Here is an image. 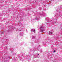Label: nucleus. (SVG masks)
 <instances>
[{
	"mask_svg": "<svg viewBox=\"0 0 62 62\" xmlns=\"http://www.w3.org/2000/svg\"><path fill=\"white\" fill-rule=\"evenodd\" d=\"M49 35H52V33L51 32H50V31H49Z\"/></svg>",
	"mask_w": 62,
	"mask_h": 62,
	"instance_id": "3",
	"label": "nucleus"
},
{
	"mask_svg": "<svg viewBox=\"0 0 62 62\" xmlns=\"http://www.w3.org/2000/svg\"><path fill=\"white\" fill-rule=\"evenodd\" d=\"M56 51L55 50H54V52H53V53H54Z\"/></svg>",
	"mask_w": 62,
	"mask_h": 62,
	"instance_id": "4",
	"label": "nucleus"
},
{
	"mask_svg": "<svg viewBox=\"0 0 62 62\" xmlns=\"http://www.w3.org/2000/svg\"><path fill=\"white\" fill-rule=\"evenodd\" d=\"M38 55H39V54H38Z\"/></svg>",
	"mask_w": 62,
	"mask_h": 62,
	"instance_id": "5",
	"label": "nucleus"
},
{
	"mask_svg": "<svg viewBox=\"0 0 62 62\" xmlns=\"http://www.w3.org/2000/svg\"><path fill=\"white\" fill-rule=\"evenodd\" d=\"M31 31L33 32H35V30L34 29H31Z\"/></svg>",
	"mask_w": 62,
	"mask_h": 62,
	"instance_id": "2",
	"label": "nucleus"
},
{
	"mask_svg": "<svg viewBox=\"0 0 62 62\" xmlns=\"http://www.w3.org/2000/svg\"><path fill=\"white\" fill-rule=\"evenodd\" d=\"M43 28H44V27H43V26H41L40 27V29L41 32H43Z\"/></svg>",
	"mask_w": 62,
	"mask_h": 62,
	"instance_id": "1",
	"label": "nucleus"
}]
</instances>
